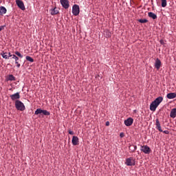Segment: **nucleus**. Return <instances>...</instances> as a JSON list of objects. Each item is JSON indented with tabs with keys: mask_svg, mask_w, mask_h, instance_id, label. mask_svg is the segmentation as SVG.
Here are the masks:
<instances>
[{
	"mask_svg": "<svg viewBox=\"0 0 176 176\" xmlns=\"http://www.w3.org/2000/svg\"><path fill=\"white\" fill-rule=\"evenodd\" d=\"M35 115H38V118H43V115L45 116H50V112L47 111V110H43L41 109H37L35 112Z\"/></svg>",
	"mask_w": 176,
	"mask_h": 176,
	"instance_id": "nucleus-2",
	"label": "nucleus"
},
{
	"mask_svg": "<svg viewBox=\"0 0 176 176\" xmlns=\"http://www.w3.org/2000/svg\"><path fill=\"white\" fill-rule=\"evenodd\" d=\"M69 134H70V135H74V133L72 131H69Z\"/></svg>",
	"mask_w": 176,
	"mask_h": 176,
	"instance_id": "nucleus-30",
	"label": "nucleus"
},
{
	"mask_svg": "<svg viewBox=\"0 0 176 176\" xmlns=\"http://www.w3.org/2000/svg\"><path fill=\"white\" fill-rule=\"evenodd\" d=\"M162 133H164V134H170V132L168 131H162Z\"/></svg>",
	"mask_w": 176,
	"mask_h": 176,
	"instance_id": "nucleus-29",
	"label": "nucleus"
},
{
	"mask_svg": "<svg viewBox=\"0 0 176 176\" xmlns=\"http://www.w3.org/2000/svg\"><path fill=\"white\" fill-rule=\"evenodd\" d=\"M125 164L126 166H135V159H134L133 157L127 158L126 160Z\"/></svg>",
	"mask_w": 176,
	"mask_h": 176,
	"instance_id": "nucleus-4",
	"label": "nucleus"
},
{
	"mask_svg": "<svg viewBox=\"0 0 176 176\" xmlns=\"http://www.w3.org/2000/svg\"><path fill=\"white\" fill-rule=\"evenodd\" d=\"M15 107L18 111H24L25 109V106H24V103L19 100L15 101Z\"/></svg>",
	"mask_w": 176,
	"mask_h": 176,
	"instance_id": "nucleus-3",
	"label": "nucleus"
},
{
	"mask_svg": "<svg viewBox=\"0 0 176 176\" xmlns=\"http://www.w3.org/2000/svg\"><path fill=\"white\" fill-rule=\"evenodd\" d=\"M129 148L131 152H135L137 151V146L130 145Z\"/></svg>",
	"mask_w": 176,
	"mask_h": 176,
	"instance_id": "nucleus-21",
	"label": "nucleus"
},
{
	"mask_svg": "<svg viewBox=\"0 0 176 176\" xmlns=\"http://www.w3.org/2000/svg\"><path fill=\"white\" fill-rule=\"evenodd\" d=\"M155 129L158 130V131H160V133H163L162 125L160 124V121H159L158 118L155 120Z\"/></svg>",
	"mask_w": 176,
	"mask_h": 176,
	"instance_id": "nucleus-8",
	"label": "nucleus"
},
{
	"mask_svg": "<svg viewBox=\"0 0 176 176\" xmlns=\"http://www.w3.org/2000/svg\"><path fill=\"white\" fill-rule=\"evenodd\" d=\"M120 137L121 138H123V137H124V133H121L120 134Z\"/></svg>",
	"mask_w": 176,
	"mask_h": 176,
	"instance_id": "nucleus-31",
	"label": "nucleus"
},
{
	"mask_svg": "<svg viewBox=\"0 0 176 176\" xmlns=\"http://www.w3.org/2000/svg\"><path fill=\"white\" fill-rule=\"evenodd\" d=\"M8 59L10 58V57H12L13 58V54L12 55V54L10 52L8 53Z\"/></svg>",
	"mask_w": 176,
	"mask_h": 176,
	"instance_id": "nucleus-27",
	"label": "nucleus"
},
{
	"mask_svg": "<svg viewBox=\"0 0 176 176\" xmlns=\"http://www.w3.org/2000/svg\"><path fill=\"white\" fill-rule=\"evenodd\" d=\"M8 80H16V77H14L12 74H10L8 77Z\"/></svg>",
	"mask_w": 176,
	"mask_h": 176,
	"instance_id": "nucleus-23",
	"label": "nucleus"
},
{
	"mask_svg": "<svg viewBox=\"0 0 176 176\" xmlns=\"http://www.w3.org/2000/svg\"><path fill=\"white\" fill-rule=\"evenodd\" d=\"M1 57H3V58H5L6 60H9V56L8 55V52H2L1 54Z\"/></svg>",
	"mask_w": 176,
	"mask_h": 176,
	"instance_id": "nucleus-19",
	"label": "nucleus"
},
{
	"mask_svg": "<svg viewBox=\"0 0 176 176\" xmlns=\"http://www.w3.org/2000/svg\"><path fill=\"white\" fill-rule=\"evenodd\" d=\"M138 21L142 24H145V23H148V19H138Z\"/></svg>",
	"mask_w": 176,
	"mask_h": 176,
	"instance_id": "nucleus-25",
	"label": "nucleus"
},
{
	"mask_svg": "<svg viewBox=\"0 0 176 176\" xmlns=\"http://www.w3.org/2000/svg\"><path fill=\"white\" fill-rule=\"evenodd\" d=\"M60 3L65 9H68L69 8V2L68 0H60Z\"/></svg>",
	"mask_w": 176,
	"mask_h": 176,
	"instance_id": "nucleus-9",
	"label": "nucleus"
},
{
	"mask_svg": "<svg viewBox=\"0 0 176 176\" xmlns=\"http://www.w3.org/2000/svg\"><path fill=\"white\" fill-rule=\"evenodd\" d=\"M51 14L52 16H54L55 14H58V10L57 8H54L51 10Z\"/></svg>",
	"mask_w": 176,
	"mask_h": 176,
	"instance_id": "nucleus-20",
	"label": "nucleus"
},
{
	"mask_svg": "<svg viewBox=\"0 0 176 176\" xmlns=\"http://www.w3.org/2000/svg\"><path fill=\"white\" fill-rule=\"evenodd\" d=\"M72 142L73 145H78L79 144V138L76 136H73Z\"/></svg>",
	"mask_w": 176,
	"mask_h": 176,
	"instance_id": "nucleus-13",
	"label": "nucleus"
},
{
	"mask_svg": "<svg viewBox=\"0 0 176 176\" xmlns=\"http://www.w3.org/2000/svg\"><path fill=\"white\" fill-rule=\"evenodd\" d=\"M10 98L12 100V101H15V100L20 99V93L17 92L14 94L10 95Z\"/></svg>",
	"mask_w": 176,
	"mask_h": 176,
	"instance_id": "nucleus-11",
	"label": "nucleus"
},
{
	"mask_svg": "<svg viewBox=\"0 0 176 176\" xmlns=\"http://www.w3.org/2000/svg\"><path fill=\"white\" fill-rule=\"evenodd\" d=\"M106 126H109V121L106 122Z\"/></svg>",
	"mask_w": 176,
	"mask_h": 176,
	"instance_id": "nucleus-32",
	"label": "nucleus"
},
{
	"mask_svg": "<svg viewBox=\"0 0 176 176\" xmlns=\"http://www.w3.org/2000/svg\"><path fill=\"white\" fill-rule=\"evenodd\" d=\"M166 97L169 100H173V98H176V94L175 93H169V94H167Z\"/></svg>",
	"mask_w": 176,
	"mask_h": 176,
	"instance_id": "nucleus-16",
	"label": "nucleus"
},
{
	"mask_svg": "<svg viewBox=\"0 0 176 176\" xmlns=\"http://www.w3.org/2000/svg\"><path fill=\"white\" fill-rule=\"evenodd\" d=\"M80 12V11L79 9V6H78V5L73 6L72 13H73L74 16H78Z\"/></svg>",
	"mask_w": 176,
	"mask_h": 176,
	"instance_id": "nucleus-6",
	"label": "nucleus"
},
{
	"mask_svg": "<svg viewBox=\"0 0 176 176\" xmlns=\"http://www.w3.org/2000/svg\"><path fill=\"white\" fill-rule=\"evenodd\" d=\"M6 12H8L6 8L3 6H0V16H3V14H6Z\"/></svg>",
	"mask_w": 176,
	"mask_h": 176,
	"instance_id": "nucleus-15",
	"label": "nucleus"
},
{
	"mask_svg": "<svg viewBox=\"0 0 176 176\" xmlns=\"http://www.w3.org/2000/svg\"><path fill=\"white\" fill-rule=\"evenodd\" d=\"M131 149H133V147H131Z\"/></svg>",
	"mask_w": 176,
	"mask_h": 176,
	"instance_id": "nucleus-33",
	"label": "nucleus"
},
{
	"mask_svg": "<svg viewBox=\"0 0 176 176\" xmlns=\"http://www.w3.org/2000/svg\"><path fill=\"white\" fill-rule=\"evenodd\" d=\"M16 3L19 9L21 10H25V6H24V3L21 0H16Z\"/></svg>",
	"mask_w": 176,
	"mask_h": 176,
	"instance_id": "nucleus-7",
	"label": "nucleus"
},
{
	"mask_svg": "<svg viewBox=\"0 0 176 176\" xmlns=\"http://www.w3.org/2000/svg\"><path fill=\"white\" fill-rule=\"evenodd\" d=\"M160 67H162V61H160V59L157 58L155 63V67L156 69H160Z\"/></svg>",
	"mask_w": 176,
	"mask_h": 176,
	"instance_id": "nucleus-12",
	"label": "nucleus"
},
{
	"mask_svg": "<svg viewBox=\"0 0 176 176\" xmlns=\"http://www.w3.org/2000/svg\"><path fill=\"white\" fill-rule=\"evenodd\" d=\"M12 58L15 60V64H16L17 68H20L21 65H20V63H19V57H17V56L13 54Z\"/></svg>",
	"mask_w": 176,
	"mask_h": 176,
	"instance_id": "nucleus-14",
	"label": "nucleus"
},
{
	"mask_svg": "<svg viewBox=\"0 0 176 176\" xmlns=\"http://www.w3.org/2000/svg\"><path fill=\"white\" fill-rule=\"evenodd\" d=\"M140 151L146 155H149L151 153V148L146 145L141 146Z\"/></svg>",
	"mask_w": 176,
	"mask_h": 176,
	"instance_id": "nucleus-5",
	"label": "nucleus"
},
{
	"mask_svg": "<svg viewBox=\"0 0 176 176\" xmlns=\"http://www.w3.org/2000/svg\"><path fill=\"white\" fill-rule=\"evenodd\" d=\"M26 60H27V61H30V63H34V58H32L30 56H26Z\"/></svg>",
	"mask_w": 176,
	"mask_h": 176,
	"instance_id": "nucleus-24",
	"label": "nucleus"
},
{
	"mask_svg": "<svg viewBox=\"0 0 176 176\" xmlns=\"http://www.w3.org/2000/svg\"><path fill=\"white\" fill-rule=\"evenodd\" d=\"M170 118H172L173 119H175V117H176V109H173L171 111H170Z\"/></svg>",
	"mask_w": 176,
	"mask_h": 176,
	"instance_id": "nucleus-17",
	"label": "nucleus"
},
{
	"mask_svg": "<svg viewBox=\"0 0 176 176\" xmlns=\"http://www.w3.org/2000/svg\"><path fill=\"white\" fill-rule=\"evenodd\" d=\"M3 30H5V26H3V25L0 26V32Z\"/></svg>",
	"mask_w": 176,
	"mask_h": 176,
	"instance_id": "nucleus-28",
	"label": "nucleus"
},
{
	"mask_svg": "<svg viewBox=\"0 0 176 176\" xmlns=\"http://www.w3.org/2000/svg\"><path fill=\"white\" fill-rule=\"evenodd\" d=\"M162 7L166 8L167 6V0H161Z\"/></svg>",
	"mask_w": 176,
	"mask_h": 176,
	"instance_id": "nucleus-22",
	"label": "nucleus"
},
{
	"mask_svg": "<svg viewBox=\"0 0 176 176\" xmlns=\"http://www.w3.org/2000/svg\"><path fill=\"white\" fill-rule=\"evenodd\" d=\"M16 56H18V57H20V58H23V55H21V54L19 52H14Z\"/></svg>",
	"mask_w": 176,
	"mask_h": 176,
	"instance_id": "nucleus-26",
	"label": "nucleus"
},
{
	"mask_svg": "<svg viewBox=\"0 0 176 176\" xmlns=\"http://www.w3.org/2000/svg\"><path fill=\"white\" fill-rule=\"evenodd\" d=\"M134 122V120L132 118H129L128 119L124 120V124L125 126H127L128 127L131 126Z\"/></svg>",
	"mask_w": 176,
	"mask_h": 176,
	"instance_id": "nucleus-10",
	"label": "nucleus"
},
{
	"mask_svg": "<svg viewBox=\"0 0 176 176\" xmlns=\"http://www.w3.org/2000/svg\"><path fill=\"white\" fill-rule=\"evenodd\" d=\"M148 17H151L153 20H156V19H157V15H156L155 13L152 12H148Z\"/></svg>",
	"mask_w": 176,
	"mask_h": 176,
	"instance_id": "nucleus-18",
	"label": "nucleus"
},
{
	"mask_svg": "<svg viewBox=\"0 0 176 176\" xmlns=\"http://www.w3.org/2000/svg\"><path fill=\"white\" fill-rule=\"evenodd\" d=\"M163 101V97L160 96L157 98L152 103L150 104V109L155 112L156 111V108L160 105V103Z\"/></svg>",
	"mask_w": 176,
	"mask_h": 176,
	"instance_id": "nucleus-1",
	"label": "nucleus"
}]
</instances>
